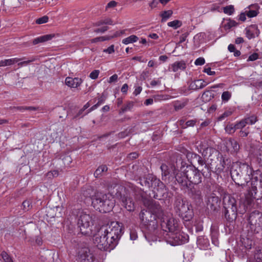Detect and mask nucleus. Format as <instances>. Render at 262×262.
I'll use <instances>...</instances> for the list:
<instances>
[{
    "instance_id": "obj_41",
    "label": "nucleus",
    "mask_w": 262,
    "mask_h": 262,
    "mask_svg": "<svg viewBox=\"0 0 262 262\" xmlns=\"http://www.w3.org/2000/svg\"><path fill=\"white\" fill-rule=\"evenodd\" d=\"M169 98L168 95H156L154 96L155 101H160L161 100H167Z\"/></svg>"
},
{
    "instance_id": "obj_57",
    "label": "nucleus",
    "mask_w": 262,
    "mask_h": 262,
    "mask_svg": "<svg viewBox=\"0 0 262 262\" xmlns=\"http://www.w3.org/2000/svg\"><path fill=\"white\" fill-rule=\"evenodd\" d=\"M216 232H214L212 233V243L216 246L218 244V242L216 238Z\"/></svg>"
},
{
    "instance_id": "obj_20",
    "label": "nucleus",
    "mask_w": 262,
    "mask_h": 262,
    "mask_svg": "<svg viewBox=\"0 0 262 262\" xmlns=\"http://www.w3.org/2000/svg\"><path fill=\"white\" fill-rule=\"evenodd\" d=\"M251 188L249 190V198L248 196L246 197L247 200V204H249L251 203V201L253 199L256 198V194L257 193V184H255L253 182H251Z\"/></svg>"
},
{
    "instance_id": "obj_12",
    "label": "nucleus",
    "mask_w": 262,
    "mask_h": 262,
    "mask_svg": "<svg viewBox=\"0 0 262 262\" xmlns=\"http://www.w3.org/2000/svg\"><path fill=\"white\" fill-rule=\"evenodd\" d=\"M77 262H93L94 256L88 247L79 249L76 257Z\"/></svg>"
},
{
    "instance_id": "obj_1",
    "label": "nucleus",
    "mask_w": 262,
    "mask_h": 262,
    "mask_svg": "<svg viewBox=\"0 0 262 262\" xmlns=\"http://www.w3.org/2000/svg\"><path fill=\"white\" fill-rule=\"evenodd\" d=\"M181 165L180 170L174 168L173 174L176 180L182 187L191 188L202 182V174L197 168L190 165H183L182 162Z\"/></svg>"
},
{
    "instance_id": "obj_18",
    "label": "nucleus",
    "mask_w": 262,
    "mask_h": 262,
    "mask_svg": "<svg viewBox=\"0 0 262 262\" xmlns=\"http://www.w3.org/2000/svg\"><path fill=\"white\" fill-rule=\"evenodd\" d=\"M186 68V64L184 61L181 60L176 61L173 63L170 64L169 67V71L176 72L179 70H184Z\"/></svg>"
},
{
    "instance_id": "obj_23",
    "label": "nucleus",
    "mask_w": 262,
    "mask_h": 262,
    "mask_svg": "<svg viewBox=\"0 0 262 262\" xmlns=\"http://www.w3.org/2000/svg\"><path fill=\"white\" fill-rule=\"evenodd\" d=\"M21 60L20 58H13L10 59H6L0 61V67L12 66L15 63L18 62Z\"/></svg>"
},
{
    "instance_id": "obj_14",
    "label": "nucleus",
    "mask_w": 262,
    "mask_h": 262,
    "mask_svg": "<svg viewBox=\"0 0 262 262\" xmlns=\"http://www.w3.org/2000/svg\"><path fill=\"white\" fill-rule=\"evenodd\" d=\"M170 233L169 236L173 239V244L176 245H182L188 241V235L183 232L177 231Z\"/></svg>"
},
{
    "instance_id": "obj_30",
    "label": "nucleus",
    "mask_w": 262,
    "mask_h": 262,
    "mask_svg": "<svg viewBox=\"0 0 262 262\" xmlns=\"http://www.w3.org/2000/svg\"><path fill=\"white\" fill-rule=\"evenodd\" d=\"M107 167L105 165L99 166L94 172V175L95 178H98L102 176L103 172L107 171Z\"/></svg>"
},
{
    "instance_id": "obj_15",
    "label": "nucleus",
    "mask_w": 262,
    "mask_h": 262,
    "mask_svg": "<svg viewBox=\"0 0 262 262\" xmlns=\"http://www.w3.org/2000/svg\"><path fill=\"white\" fill-rule=\"evenodd\" d=\"M120 200L122 202V206H123L127 211L132 212L134 211L135 207L134 202L133 201L132 198L128 195H121Z\"/></svg>"
},
{
    "instance_id": "obj_42",
    "label": "nucleus",
    "mask_w": 262,
    "mask_h": 262,
    "mask_svg": "<svg viewBox=\"0 0 262 262\" xmlns=\"http://www.w3.org/2000/svg\"><path fill=\"white\" fill-rule=\"evenodd\" d=\"M23 210L25 211H28L32 208V202L29 200H26L23 203Z\"/></svg>"
},
{
    "instance_id": "obj_50",
    "label": "nucleus",
    "mask_w": 262,
    "mask_h": 262,
    "mask_svg": "<svg viewBox=\"0 0 262 262\" xmlns=\"http://www.w3.org/2000/svg\"><path fill=\"white\" fill-rule=\"evenodd\" d=\"M205 62V60L203 57H199L195 60L194 64L196 66H202L203 65Z\"/></svg>"
},
{
    "instance_id": "obj_55",
    "label": "nucleus",
    "mask_w": 262,
    "mask_h": 262,
    "mask_svg": "<svg viewBox=\"0 0 262 262\" xmlns=\"http://www.w3.org/2000/svg\"><path fill=\"white\" fill-rule=\"evenodd\" d=\"M118 80V75L117 74H114L112 76H111L108 80L109 83H113L116 82Z\"/></svg>"
},
{
    "instance_id": "obj_5",
    "label": "nucleus",
    "mask_w": 262,
    "mask_h": 262,
    "mask_svg": "<svg viewBox=\"0 0 262 262\" xmlns=\"http://www.w3.org/2000/svg\"><path fill=\"white\" fill-rule=\"evenodd\" d=\"M223 207L225 216L229 222L235 220L237 217V204L235 199L230 195L224 196Z\"/></svg>"
},
{
    "instance_id": "obj_56",
    "label": "nucleus",
    "mask_w": 262,
    "mask_h": 262,
    "mask_svg": "<svg viewBox=\"0 0 262 262\" xmlns=\"http://www.w3.org/2000/svg\"><path fill=\"white\" fill-rule=\"evenodd\" d=\"M158 4V2L157 0H152L149 3V6L151 9L156 8Z\"/></svg>"
},
{
    "instance_id": "obj_31",
    "label": "nucleus",
    "mask_w": 262,
    "mask_h": 262,
    "mask_svg": "<svg viewBox=\"0 0 262 262\" xmlns=\"http://www.w3.org/2000/svg\"><path fill=\"white\" fill-rule=\"evenodd\" d=\"M237 24H238L235 20L228 19L227 21L223 25V27L226 31H227L229 30L232 27L236 26Z\"/></svg>"
},
{
    "instance_id": "obj_39",
    "label": "nucleus",
    "mask_w": 262,
    "mask_h": 262,
    "mask_svg": "<svg viewBox=\"0 0 262 262\" xmlns=\"http://www.w3.org/2000/svg\"><path fill=\"white\" fill-rule=\"evenodd\" d=\"M245 121L247 122V124H254L257 121V117L254 115L244 118Z\"/></svg>"
},
{
    "instance_id": "obj_49",
    "label": "nucleus",
    "mask_w": 262,
    "mask_h": 262,
    "mask_svg": "<svg viewBox=\"0 0 262 262\" xmlns=\"http://www.w3.org/2000/svg\"><path fill=\"white\" fill-rule=\"evenodd\" d=\"M186 105L185 102H176L174 104V108L176 110H179L183 108Z\"/></svg>"
},
{
    "instance_id": "obj_34",
    "label": "nucleus",
    "mask_w": 262,
    "mask_h": 262,
    "mask_svg": "<svg viewBox=\"0 0 262 262\" xmlns=\"http://www.w3.org/2000/svg\"><path fill=\"white\" fill-rule=\"evenodd\" d=\"M223 9L224 13L229 15H231L235 11L234 6L232 5L225 7Z\"/></svg>"
},
{
    "instance_id": "obj_52",
    "label": "nucleus",
    "mask_w": 262,
    "mask_h": 262,
    "mask_svg": "<svg viewBox=\"0 0 262 262\" xmlns=\"http://www.w3.org/2000/svg\"><path fill=\"white\" fill-rule=\"evenodd\" d=\"M203 72L207 73L208 75H214L215 74V71H212L210 67H207L205 66L203 70Z\"/></svg>"
},
{
    "instance_id": "obj_45",
    "label": "nucleus",
    "mask_w": 262,
    "mask_h": 262,
    "mask_svg": "<svg viewBox=\"0 0 262 262\" xmlns=\"http://www.w3.org/2000/svg\"><path fill=\"white\" fill-rule=\"evenodd\" d=\"M254 258L257 262H262V250H256Z\"/></svg>"
},
{
    "instance_id": "obj_17",
    "label": "nucleus",
    "mask_w": 262,
    "mask_h": 262,
    "mask_svg": "<svg viewBox=\"0 0 262 262\" xmlns=\"http://www.w3.org/2000/svg\"><path fill=\"white\" fill-rule=\"evenodd\" d=\"M245 13L248 17L256 16L259 13V6L257 4H252L245 9Z\"/></svg>"
},
{
    "instance_id": "obj_27",
    "label": "nucleus",
    "mask_w": 262,
    "mask_h": 262,
    "mask_svg": "<svg viewBox=\"0 0 262 262\" xmlns=\"http://www.w3.org/2000/svg\"><path fill=\"white\" fill-rule=\"evenodd\" d=\"M162 171V177L163 181H166L167 179L169 180L170 179V171L167 165L165 164H162L160 167Z\"/></svg>"
},
{
    "instance_id": "obj_24",
    "label": "nucleus",
    "mask_w": 262,
    "mask_h": 262,
    "mask_svg": "<svg viewBox=\"0 0 262 262\" xmlns=\"http://www.w3.org/2000/svg\"><path fill=\"white\" fill-rule=\"evenodd\" d=\"M54 37V34H47L38 37L34 39L33 41L34 45H36L39 42H43L51 40Z\"/></svg>"
},
{
    "instance_id": "obj_6",
    "label": "nucleus",
    "mask_w": 262,
    "mask_h": 262,
    "mask_svg": "<svg viewBox=\"0 0 262 262\" xmlns=\"http://www.w3.org/2000/svg\"><path fill=\"white\" fill-rule=\"evenodd\" d=\"M159 219L160 220L161 228L165 232L166 235L169 236L170 233L178 230V222L171 214L164 213L162 211V214Z\"/></svg>"
},
{
    "instance_id": "obj_48",
    "label": "nucleus",
    "mask_w": 262,
    "mask_h": 262,
    "mask_svg": "<svg viewBox=\"0 0 262 262\" xmlns=\"http://www.w3.org/2000/svg\"><path fill=\"white\" fill-rule=\"evenodd\" d=\"M99 73H100L99 70H95L90 74L89 77L92 79H96L98 78Z\"/></svg>"
},
{
    "instance_id": "obj_4",
    "label": "nucleus",
    "mask_w": 262,
    "mask_h": 262,
    "mask_svg": "<svg viewBox=\"0 0 262 262\" xmlns=\"http://www.w3.org/2000/svg\"><path fill=\"white\" fill-rule=\"evenodd\" d=\"M105 234L110 243L112 244V248H114L118 244V241L122 234V227L118 222H112L110 224L103 225L99 229Z\"/></svg>"
},
{
    "instance_id": "obj_9",
    "label": "nucleus",
    "mask_w": 262,
    "mask_h": 262,
    "mask_svg": "<svg viewBox=\"0 0 262 262\" xmlns=\"http://www.w3.org/2000/svg\"><path fill=\"white\" fill-rule=\"evenodd\" d=\"M248 224L252 232L258 233L262 230V213L258 211L251 212L248 217Z\"/></svg>"
},
{
    "instance_id": "obj_37",
    "label": "nucleus",
    "mask_w": 262,
    "mask_h": 262,
    "mask_svg": "<svg viewBox=\"0 0 262 262\" xmlns=\"http://www.w3.org/2000/svg\"><path fill=\"white\" fill-rule=\"evenodd\" d=\"M231 97V93L229 91L224 92L221 96V99L224 102L228 101Z\"/></svg>"
},
{
    "instance_id": "obj_25",
    "label": "nucleus",
    "mask_w": 262,
    "mask_h": 262,
    "mask_svg": "<svg viewBox=\"0 0 262 262\" xmlns=\"http://www.w3.org/2000/svg\"><path fill=\"white\" fill-rule=\"evenodd\" d=\"M259 31L257 26L256 25H251L248 28L246 29V34L247 37L249 39L253 38L255 37L254 31Z\"/></svg>"
},
{
    "instance_id": "obj_61",
    "label": "nucleus",
    "mask_w": 262,
    "mask_h": 262,
    "mask_svg": "<svg viewBox=\"0 0 262 262\" xmlns=\"http://www.w3.org/2000/svg\"><path fill=\"white\" fill-rule=\"evenodd\" d=\"M246 13H245V11L244 12L241 13L238 15V19L239 20H241L242 21H245L246 19Z\"/></svg>"
},
{
    "instance_id": "obj_11",
    "label": "nucleus",
    "mask_w": 262,
    "mask_h": 262,
    "mask_svg": "<svg viewBox=\"0 0 262 262\" xmlns=\"http://www.w3.org/2000/svg\"><path fill=\"white\" fill-rule=\"evenodd\" d=\"M244 166L246 167L247 175L248 178L245 179L246 183H242L241 184H239V183H236V184L238 186H241L242 187H244L246 185H248V184L249 182H253L255 184H257L259 179V177L261 174L260 171L259 170L254 171L252 168L248 165L245 164Z\"/></svg>"
},
{
    "instance_id": "obj_38",
    "label": "nucleus",
    "mask_w": 262,
    "mask_h": 262,
    "mask_svg": "<svg viewBox=\"0 0 262 262\" xmlns=\"http://www.w3.org/2000/svg\"><path fill=\"white\" fill-rule=\"evenodd\" d=\"M103 24L110 25H114L112 20L110 18H106L104 19L101 20L96 23V25H97V26H100V25H102Z\"/></svg>"
},
{
    "instance_id": "obj_19",
    "label": "nucleus",
    "mask_w": 262,
    "mask_h": 262,
    "mask_svg": "<svg viewBox=\"0 0 262 262\" xmlns=\"http://www.w3.org/2000/svg\"><path fill=\"white\" fill-rule=\"evenodd\" d=\"M208 84L204 80L198 79L192 81L189 84V88L191 90H197L202 89Z\"/></svg>"
},
{
    "instance_id": "obj_36",
    "label": "nucleus",
    "mask_w": 262,
    "mask_h": 262,
    "mask_svg": "<svg viewBox=\"0 0 262 262\" xmlns=\"http://www.w3.org/2000/svg\"><path fill=\"white\" fill-rule=\"evenodd\" d=\"M225 132L228 134H231L235 132L236 130V128H235V125H233L232 124H228L225 127Z\"/></svg>"
},
{
    "instance_id": "obj_8",
    "label": "nucleus",
    "mask_w": 262,
    "mask_h": 262,
    "mask_svg": "<svg viewBox=\"0 0 262 262\" xmlns=\"http://www.w3.org/2000/svg\"><path fill=\"white\" fill-rule=\"evenodd\" d=\"M105 234H103L102 231L99 229L97 232L94 235L93 242L95 245L100 250L104 251H110L112 248V244L107 238Z\"/></svg>"
},
{
    "instance_id": "obj_47",
    "label": "nucleus",
    "mask_w": 262,
    "mask_h": 262,
    "mask_svg": "<svg viewBox=\"0 0 262 262\" xmlns=\"http://www.w3.org/2000/svg\"><path fill=\"white\" fill-rule=\"evenodd\" d=\"M48 17L47 16H43L36 20V23L37 24H42L47 23L48 21Z\"/></svg>"
},
{
    "instance_id": "obj_43",
    "label": "nucleus",
    "mask_w": 262,
    "mask_h": 262,
    "mask_svg": "<svg viewBox=\"0 0 262 262\" xmlns=\"http://www.w3.org/2000/svg\"><path fill=\"white\" fill-rule=\"evenodd\" d=\"M235 128H236V129H242L244 127H245L246 125H247V122H246L244 119H242L240 121L236 122L235 124Z\"/></svg>"
},
{
    "instance_id": "obj_54",
    "label": "nucleus",
    "mask_w": 262,
    "mask_h": 262,
    "mask_svg": "<svg viewBox=\"0 0 262 262\" xmlns=\"http://www.w3.org/2000/svg\"><path fill=\"white\" fill-rule=\"evenodd\" d=\"M258 58V54L257 53H253L250 55L248 58V61H254Z\"/></svg>"
},
{
    "instance_id": "obj_63",
    "label": "nucleus",
    "mask_w": 262,
    "mask_h": 262,
    "mask_svg": "<svg viewBox=\"0 0 262 262\" xmlns=\"http://www.w3.org/2000/svg\"><path fill=\"white\" fill-rule=\"evenodd\" d=\"M107 29H108V27L104 26L101 28H98V29H96L95 30V32H96V33H99V32L103 33L105 31H106Z\"/></svg>"
},
{
    "instance_id": "obj_44",
    "label": "nucleus",
    "mask_w": 262,
    "mask_h": 262,
    "mask_svg": "<svg viewBox=\"0 0 262 262\" xmlns=\"http://www.w3.org/2000/svg\"><path fill=\"white\" fill-rule=\"evenodd\" d=\"M62 160L64 165L66 166L70 165L72 161V158L69 155L64 156Z\"/></svg>"
},
{
    "instance_id": "obj_7",
    "label": "nucleus",
    "mask_w": 262,
    "mask_h": 262,
    "mask_svg": "<svg viewBox=\"0 0 262 262\" xmlns=\"http://www.w3.org/2000/svg\"><path fill=\"white\" fill-rule=\"evenodd\" d=\"M174 209L176 213L185 221L190 220L192 216V211L187 202L177 198L174 203Z\"/></svg>"
},
{
    "instance_id": "obj_46",
    "label": "nucleus",
    "mask_w": 262,
    "mask_h": 262,
    "mask_svg": "<svg viewBox=\"0 0 262 262\" xmlns=\"http://www.w3.org/2000/svg\"><path fill=\"white\" fill-rule=\"evenodd\" d=\"M232 114V111L231 110L226 111L222 115H221L218 118L219 121L224 120L225 118L230 116Z\"/></svg>"
},
{
    "instance_id": "obj_22",
    "label": "nucleus",
    "mask_w": 262,
    "mask_h": 262,
    "mask_svg": "<svg viewBox=\"0 0 262 262\" xmlns=\"http://www.w3.org/2000/svg\"><path fill=\"white\" fill-rule=\"evenodd\" d=\"M207 206L211 210H216L217 206H219V199L217 196H211L208 199L207 203Z\"/></svg>"
},
{
    "instance_id": "obj_28",
    "label": "nucleus",
    "mask_w": 262,
    "mask_h": 262,
    "mask_svg": "<svg viewBox=\"0 0 262 262\" xmlns=\"http://www.w3.org/2000/svg\"><path fill=\"white\" fill-rule=\"evenodd\" d=\"M219 158L220 163L216 166V170L219 173H221L223 172L224 169L225 168L226 162L228 161V160L226 159L225 158L222 156H221Z\"/></svg>"
},
{
    "instance_id": "obj_3",
    "label": "nucleus",
    "mask_w": 262,
    "mask_h": 262,
    "mask_svg": "<svg viewBox=\"0 0 262 262\" xmlns=\"http://www.w3.org/2000/svg\"><path fill=\"white\" fill-rule=\"evenodd\" d=\"M92 204L94 208L101 213L111 211L115 204L113 195L110 193H103L97 191L92 198Z\"/></svg>"
},
{
    "instance_id": "obj_29",
    "label": "nucleus",
    "mask_w": 262,
    "mask_h": 262,
    "mask_svg": "<svg viewBox=\"0 0 262 262\" xmlns=\"http://www.w3.org/2000/svg\"><path fill=\"white\" fill-rule=\"evenodd\" d=\"M173 11L171 10L164 11L161 12L160 16L161 17V22H165L172 15Z\"/></svg>"
},
{
    "instance_id": "obj_13",
    "label": "nucleus",
    "mask_w": 262,
    "mask_h": 262,
    "mask_svg": "<svg viewBox=\"0 0 262 262\" xmlns=\"http://www.w3.org/2000/svg\"><path fill=\"white\" fill-rule=\"evenodd\" d=\"M137 181H138V183L141 186L149 188L152 187L154 186H156V185H159L160 183L159 180L156 179L151 174H148L144 177L140 178Z\"/></svg>"
},
{
    "instance_id": "obj_33",
    "label": "nucleus",
    "mask_w": 262,
    "mask_h": 262,
    "mask_svg": "<svg viewBox=\"0 0 262 262\" xmlns=\"http://www.w3.org/2000/svg\"><path fill=\"white\" fill-rule=\"evenodd\" d=\"M167 25L169 27H171L174 29H177L182 25V23L181 21L179 20H174L168 22L167 23Z\"/></svg>"
},
{
    "instance_id": "obj_26",
    "label": "nucleus",
    "mask_w": 262,
    "mask_h": 262,
    "mask_svg": "<svg viewBox=\"0 0 262 262\" xmlns=\"http://www.w3.org/2000/svg\"><path fill=\"white\" fill-rule=\"evenodd\" d=\"M229 150L231 152H236L239 148V146L234 140L230 139L227 143Z\"/></svg>"
},
{
    "instance_id": "obj_60",
    "label": "nucleus",
    "mask_w": 262,
    "mask_h": 262,
    "mask_svg": "<svg viewBox=\"0 0 262 262\" xmlns=\"http://www.w3.org/2000/svg\"><path fill=\"white\" fill-rule=\"evenodd\" d=\"M257 157L259 162L262 164V148L259 149Z\"/></svg>"
},
{
    "instance_id": "obj_10",
    "label": "nucleus",
    "mask_w": 262,
    "mask_h": 262,
    "mask_svg": "<svg viewBox=\"0 0 262 262\" xmlns=\"http://www.w3.org/2000/svg\"><path fill=\"white\" fill-rule=\"evenodd\" d=\"M78 226L83 234H86L91 224L93 225L92 216L85 212H81L78 220Z\"/></svg>"
},
{
    "instance_id": "obj_16",
    "label": "nucleus",
    "mask_w": 262,
    "mask_h": 262,
    "mask_svg": "<svg viewBox=\"0 0 262 262\" xmlns=\"http://www.w3.org/2000/svg\"><path fill=\"white\" fill-rule=\"evenodd\" d=\"M83 82V80L78 77H67L65 79L66 84L71 88H77Z\"/></svg>"
},
{
    "instance_id": "obj_62",
    "label": "nucleus",
    "mask_w": 262,
    "mask_h": 262,
    "mask_svg": "<svg viewBox=\"0 0 262 262\" xmlns=\"http://www.w3.org/2000/svg\"><path fill=\"white\" fill-rule=\"evenodd\" d=\"M239 136L242 137H247L249 134V132L245 130H241L239 132Z\"/></svg>"
},
{
    "instance_id": "obj_40",
    "label": "nucleus",
    "mask_w": 262,
    "mask_h": 262,
    "mask_svg": "<svg viewBox=\"0 0 262 262\" xmlns=\"http://www.w3.org/2000/svg\"><path fill=\"white\" fill-rule=\"evenodd\" d=\"M213 97V94L211 93L210 90H206L202 95V98L206 101H209Z\"/></svg>"
},
{
    "instance_id": "obj_58",
    "label": "nucleus",
    "mask_w": 262,
    "mask_h": 262,
    "mask_svg": "<svg viewBox=\"0 0 262 262\" xmlns=\"http://www.w3.org/2000/svg\"><path fill=\"white\" fill-rule=\"evenodd\" d=\"M90 106V104L89 102H87L83 107L79 111L77 115V116H80L82 114V112L84 111L86 109H87Z\"/></svg>"
},
{
    "instance_id": "obj_53",
    "label": "nucleus",
    "mask_w": 262,
    "mask_h": 262,
    "mask_svg": "<svg viewBox=\"0 0 262 262\" xmlns=\"http://www.w3.org/2000/svg\"><path fill=\"white\" fill-rule=\"evenodd\" d=\"M103 52L107 53L108 54H112L114 52V45H112L107 49L103 50Z\"/></svg>"
},
{
    "instance_id": "obj_32",
    "label": "nucleus",
    "mask_w": 262,
    "mask_h": 262,
    "mask_svg": "<svg viewBox=\"0 0 262 262\" xmlns=\"http://www.w3.org/2000/svg\"><path fill=\"white\" fill-rule=\"evenodd\" d=\"M138 40V37L134 35H132L122 40V43L127 45L130 43L135 42Z\"/></svg>"
},
{
    "instance_id": "obj_35",
    "label": "nucleus",
    "mask_w": 262,
    "mask_h": 262,
    "mask_svg": "<svg viewBox=\"0 0 262 262\" xmlns=\"http://www.w3.org/2000/svg\"><path fill=\"white\" fill-rule=\"evenodd\" d=\"M134 105V103L133 102H128L124 106L121 108V111L119 112V114H122L126 111H130L133 107Z\"/></svg>"
},
{
    "instance_id": "obj_59",
    "label": "nucleus",
    "mask_w": 262,
    "mask_h": 262,
    "mask_svg": "<svg viewBox=\"0 0 262 262\" xmlns=\"http://www.w3.org/2000/svg\"><path fill=\"white\" fill-rule=\"evenodd\" d=\"M138 237L137 233L135 231H131L130 233V238L132 240H136Z\"/></svg>"
},
{
    "instance_id": "obj_2",
    "label": "nucleus",
    "mask_w": 262,
    "mask_h": 262,
    "mask_svg": "<svg viewBox=\"0 0 262 262\" xmlns=\"http://www.w3.org/2000/svg\"><path fill=\"white\" fill-rule=\"evenodd\" d=\"M148 210H142L139 213L141 223L149 230H155L158 227L157 218L162 214V209L159 203L156 201L149 202Z\"/></svg>"
},
{
    "instance_id": "obj_51",
    "label": "nucleus",
    "mask_w": 262,
    "mask_h": 262,
    "mask_svg": "<svg viewBox=\"0 0 262 262\" xmlns=\"http://www.w3.org/2000/svg\"><path fill=\"white\" fill-rule=\"evenodd\" d=\"M117 3L115 1H112L110 2L106 6V10H108L110 8H113L117 6Z\"/></svg>"
},
{
    "instance_id": "obj_21",
    "label": "nucleus",
    "mask_w": 262,
    "mask_h": 262,
    "mask_svg": "<svg viewBox=\"0 0 262 262\" xmlns=\"http://www.w3.org/2000/svg\"><path fill=\"white\" fill-rule=\"evenodd\" d=\"M191 197L197 204L200 205L203 203V195L201 191L199 189H193L191 190Z\"/></svg>"
},
{
    "instance_id": "obj_64",
    "label": "nucleus",
    "mask_w": 262,
    "mask_h": 262,
    "mask_svg": "<svg viewBox=\"0 0 262 262\" xmlns=\"http://www.w3.org/2000/svg\"><path fill=\"white\" fill-rule=\"evenodd\" d=\"M128 86L127 84H126V83L122 85L121 89L122 93H123V94H126L127 90H128Z\"/></svg>"
}]
</instances>
